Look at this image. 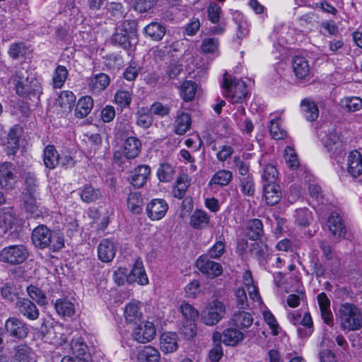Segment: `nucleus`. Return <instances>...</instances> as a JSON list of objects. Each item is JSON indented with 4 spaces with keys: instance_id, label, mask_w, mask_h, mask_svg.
<instances>
[{
    "instance_id": "obj_1",
    "label": "nucleus",
    "mask_w": 362,
    "mask_h": 362,
    "mask_svg": "<svg viewBox=\"0 0 362 362\" xmlns=\"http://www.w3.org/2000/svg\"><path fill=\"white\" fill-rule=\"evenodd\" d=\"M12 80L16 86L17 94L23 98H38L42 93L40 81L34 77H29L23 69L17 71Z\"/></svg>"
},
{
    "instance_id": "obj_2",
    "label": "nucleus",
    "mask_w": 362,
    "mask_h": 362,
    "mask_svg": "<svg viewBox=\"0 0 362 362\" xmlns=\"http://www.w3.org/2000/svg\"><path fill=\"white\" fill-rule=\"evenodd\" d=\"M31 240L33 245L39 249L49 247L53 251H57L64 247L63 238L55 236L45 225H40L33 229Z\"/></svg>"
},
{
    "instance_id": "obj_3",
    "label": "nucleus",
    "mask_w": 362,
    "mask_h": 362,
    "mask_svg": "<svg viewBox=\"0 0 362 362\" xmlns=\"http://www.w3.org/2000/svg\"><path fill=\"white\" fill-rule=\"evenodd\" d=\"M339 317L344 330H358L362 327V310L352 303H345L340 305Z\"/></svg>"
},
{
    "instance_id": "obj_4",
    "label": "nucleus",
    "mask_w": 362,
    "mask_h": 362,
    "mask_svg": "<svg viewBox=\"0 0 362 362\" xmlns=\"http://www.w3.org/2000/svg\"><path fill=\"white\" fill-rule=\"evenodd\" d=\"M223 88L224 95L229 97L231 103H242L247 97V90L244 81L239 79H230L228 74L223 76Z\"/></svg>"
},
{
    "instance_id": "obj_5",
    "label": "nucleus",
    "mask_w": 362,
    "mask_h": 362,
    "mask_svg": "<svg viewBox=\"0 0 362 362\" xmlns=\"http://www.w3.org/2000/svg\"><path fill=\"white\" fill-rule=\"evenodd\" d=\"M28 257V251L23 245H14L0 251V261L12 265L23 263Z\"/></svg>"
},
{
    "instance_id": "obj_6",
    "label": "nucleus",
    "mask_w": 362,
    "mask_h": 362,
    "mask_svg": "<svg viewBox=\"0 0 362 362\" xmlns=\"http://www.w3.org/2000/svg\"><path fill=\"white\" fill-rule=\"evenodd\" d=\"M129 22H124L112 37V42L124 49H129L133 42L136 43V37L133 29L130 27Z\"/></svg>"
},
{
    "instance_id": "obj_7",
    "label": "nucleus",
    "mask_w": 362,
    "mask_h": 362,
    "mask_svg": "<svg viewBox=\"0 0 362 362\" xmlns=\"http://www.w3.org/2000/svg\"><path fill=\"white\" fill-rule=\"evenodd\" d=\"M226 307L223 302L214 300L209 303L206 307L203 315V322L209 326L216 325L224 316Z\"/></svg>"
},
{
    "instance_id": "obj_8",
    "label": "nucleus",
    "mask_w": 362,
    "mask_h": 362,
    "mask_svg": "<svg viewBox=\"0 0 362 362\" xmlns=\"http://www.w3.org/2000/svg\"><path fill=\"white\" fill-rule=\"evenodd\" d=\"M4 329L10 337L18 339H24L29 334L27 323L16 317H8L5 321Z\"/></svg>"
},
{
    "instance_id": "obj_9",
    "label": "nucleus",
    "mask_w": 362,
    "mask_h": 362,
    "mask_svg": "<svg viewBox=\"0 0 362 362\" xmlns=\"http://www.w3.org/2000/svg\"><path fill=\"white\" fill-rule=\"evenodd\" d=\"M180 311L183 317L189 320V325L183 327L182 333L187 337L192 338L197 333L195 320L199 317V312L190 304L184 303L180 305Z\"/></svg>"
},
{
    "instance_id": "obj_10",
    "label": "nucleus",
    "mask_w": 362,
    "mask_h": 362,
    "mask_svg": "<svg viewBox=\"0 0 362 362\" xmlns=\"http://www.w3.org/2000/svg\"><path fill=\"white\" fill-rule=\"evenodd\" d=\"M17 183L16 169L12 163L4 162L0 165V186L6 190L15 188Z\"/></svg>"
},
{
    "instance_id": "obj_11",
    "label": "nucleus",
    "mask_w": 362,
    "mask_h": 362,
    "mask_svg": "<svg viewBox=\"0 0 362 362\" xmlns=\"http://www.w3.org/2000/svg\"><path fill=\"white\" fill-rule=\"evenodd\" d=\"M196 266L202 274L210 279L219 276L223 273L222 266L218 262L208 259L206 257H199L196 261Z\"/></svg>"
},
{
    "instance_id": "obj_12",
    "label": "nucleus",
    "mask_w": 362,
    "mask_h": 362,
    "mask_svg": "<svg viewBox=\"0 0 362 362\" xmlns=\"http://www.w3.org/2000/svg\"><path fill=\"white\" fill-rule=\"evenodd\" d=\"M168 210V204L163 199H152L146 206V211L147 216L151 221H159L162 219Z\"/></svg>"
},
{
    "instance_id": "obj_13",
    "label": "nucleus",
    "mask_w": 362,
    "mask_h": 362,
    "mask_svg": "<svg viewBox=\"0 0 362 362\" xmlns=\"http://www.w3.org/2000/svg\"><path fill=\"white\" fill-rule=\"evenodd\" d=\"M19 314L29 320H35L39 317L40 311L36 305L30 299L19 298L16 303Z\"/></svg>"
},
{
    "instance_id": "obj_14",
    "label": "nucleus",
    "mask_w": 362,
    "mask_h": 362,
    "mask_svg": "<svg viewBox=\"0 0 362 362\" xmlns=\"http://www.w3.org/2000/svg\"><path fill=\"white\" fill-rule=\"evenodd\" d=\"M325 148L332 154H342L344 148L340 135L336 129L329 130L323 140Z\"/></svg>"
},
{
    "instance_id": "obj_15",
    "label": "nucleus",
    "mask_w": 362,
    "mask_h": 362,
    "mask_svg": "<svg viewBox=\"0 0 362 362\" xmlns=\"http://www.w3.org/2000/svg\"><path fill=\"white\" fill-rule=\"evenodd\" d=\"M156 336L154 325L150 322H142L139 325L133 332L134 339L139 343H147Z\"/></svg>"
},
{
    "instance_id": "obj_16",
    "label": "nucleus",
    "mask_w": 362,
    "mask_h": 362,
    "mask_svg": "<svg viewBox=\"0 0 362 362\" xmlns=\"http://www.w3.org/2000/svg\"><path fill=\"white\" fill-rule=\"evenodd\" d=\"M117 247L115 243L109 240L103 239L98 246V256L99 259L105 263L112 261L115 258Z\"/></svg>"
},
{
    "instance_id": "obj_17",
    "label": "nucleus",
    "mask_w": 362,
    "mask_h": 362,
    "mask_svg": "<svg viewBox=\"0 0 362 362\" xmlns=\"http://www.w3.org/2000/svg\"><path fill=\"white\" fill-rule=\"evenodd\" d=\"M127 281L129 283L136 282L139 285L148 284V279L141 259H137L135 261L130 273L128 274Z\"/></svg>"
},
{
    "instance_id": "obj_18",
    "label": "nucleus",
    "mask_w": 362,
    "mask_h": 362,
    "mask_svg": "<svg viewBox=\"0 0 362 362\" xmlns=\"http://www.w3.org/2000/svg\"><path fill=\"white\" fill-rule=\"evenodd\" d=\"M327 226L332 235L336 238L343 237L346 233L343 220L337 213H332L329 216Z\"/></svg>"
},
{
    "instance_id": "obj_19",
    "label": "nucleus",
    "mask_w": 362,
    "mask_h": 362,
    "mask_svg": "<svg viewBox=\"0 0 362 362\" xmlns=\"http://www.w3.org/2000/svg\"><path fill=\"white\" fill-rule=\"evenodd\" d=\"M110 78L104 73L96 74L87 79V86L93 93H99L110 84Z\"/></svg>"
},
{
    "instance_id": "obj_20",
    "label": "nucleus",
    "mask_w": 362,
    "mask_h": 362,
    "mask_svg": "<svg viewBox=\"0 0 362 362\" xmlns=\"http://www.w3.org/2000/svg\"><path fill=\"white\" fill-rule=\"evenodd\" d=\"M71 347L74 356L79 358L82 362H91L92 357L88 347L81 338L73 339Z\"/></svg>"
},
{
    "instance_id": "obj_21",
    "label": "nucleus",
    "mask_w": 362,
    "mask_h": 362,
    "mask_svg": "<svg viewBox=\"0 0 362 362\" xmlns=\"http://www.w3.org/2000/svg\"><path fill=\"white\" fill-rule=\"evenodd\" d=\"M318 305L320 307L322 319L324 322L328 325H333V315L330 310V300L327 294L324 292L320 293L317 296Z\"/></svg>"
},
{
    "instance_id": "obj_22",
    "label": "nucleus",
    "mask_w": 362,
    "mask_h": 362,
    "mask_svg": "<svg viewBox=\"0 0 362 362\" xmlns=\"http://www.w3.org/2000/svg\"><path fill=\"white\" fill-rule=\"evenodd\" d=\"M348 173L354 177L362 174V155L358 151L350 152L347 158Z\"/></svg>"
},
{
    "instance_id": "obj_23",
    "label": "nucleus",
    "mask_w": 362,
    "mask_h": 362,
    "mask_svg": "<svg viewBox=\"0 0 362 362\" xmlns=\"http://www.w3.org/2000/svg\"><path fill=\"white\" fill-rule=\"evenodd\" d=\"M54 308L57 314L63 318L71 317L76 313L74 302L68 298L57 299L54 303Z\"/></svg>"
},
{
    "instance_id": "obj_24",
    "label": "nucleus",
    "mask_w": 362,
    "mask_h": 362,
    "mask_svg": "<svg viewBox=\"0 0 362 362\" xmlns=\"http://www.w3.org/2000/svg\"><path fill=\"white\" fill-rule=\"evenodd\" d=\"M209 223L210 216L202 209H195L189 216V224L196 230L206 228Z\"/></svg>"
},
{
    "instance_id": "obj_25",
    "label": "nucleus",
    "mask_w": 362,
    "mask_h": 362,
    "mask_svg": "<svg viewBox=\"0 0 362 362\" xmlns=\"http://www.w3.org/2000/svg\"><path fill=\"white\" fill-rule=\"evenodd\" d=\"M150 173L151 170L148 165H139L132 172L130 183L135 187H141L146 182Z\"/></svg>"
},
{
    "instance_id": "obj_26",
    "label": "nucleus",
    "mask_w": 362,
    "mask_h": 362,
    "mask_svg": "<svg viewBox=\"0 0 362 362\" xmlns=\"http://www.w3.org/2000/svg\"><path fill=\"white\" fill-rule=\"evenodd\" d=\"M292 68L296 76L300 79L305 78L310 74V67L308 60L300 56H296L292 60Z\"/></svg>"
},
{
    "instance_id": "obj_27",
    "label": "nucleus",
    "mask_w": 362,
    "mask_h": 362,
    "mask_svg": "<svg viewBox=\"0 0 362 362\" xmlns=\"http://www.w3.org/2000/svg\"><path fill=\"white\" fill-rule=\"evenodd\" d=\"M264 197L268 205L274 206L279 203L281 197L280 187L276 184H264Z\"/></svg>"
},
{
    "instance_id": "obj_28",
    "label": "nucleus",
    "mask_w": 362,
    "mask_h": 362,
    "mask_svg": "<svg viewBox=\"0 0 362 362\" xmlns=\"http://www.w3.org/2000/svg\"><path fill=\"white\" fill-rule=\"evenodd\" d=\"M160 349L165 354L173 353L177 349V335L175 332H165L160 338Z\"/></svg>"
},
{
    "instance_id": "obj_29",
    "label": "nucleus",
    "mask_w": 362,
    "mask_h": 362,
    "mask_svg": "<svg viewBox=\"0 0 362 362\" xmlns=\"http://www.w3.org/2000/svg\"><path fill=\"white\" fill-rule=\"evenodd\" d=\"M13 349L11 362H30L33 359V352L25 344H21Z\"/></svg>"
},
{
    "instance_id": "obj_30",
    "label": "nucleus",
    "mask_w": 362,
    "mask_h": 362,
    "mask_svg": "<svg viewBox=\"0 0 362 362\" xmlns=\"http://www.w3.org/2000/svg\"><path fill=\"white\" fill-rule=\"evenodd\" d=\"M221 336V342L227 346H235L245 338V335L241 331L233 327L225 329Z\"/></svg>"
},
{
    "instance_id": "obj_31",
    "label": "nucleus",
    "mask_w": 362,
    "mask_h": 362,
    "mask_svg": "<svg viewBox=\"0 0 362 362\" xmlns=\"http://www.w3.org/2000/svg\"><path fill=\"white\" fill-rule=\"evenodd\" d=\"M253 320L252 315L245 310L234 313L231 318L233 325L242 329L250 327L252 325Z\"/></svg>"
},
{
    "instance_id": "obj_32",
    "label": "nucleus",
    "mask_w": 362,
    "mask_h": 362,
    "mask_svg": "<svg viewBox=\"0 0 362 362\" xmlns=\"http://www.w3.org/2000/svg\"><path fill=\"white\" fill-rule=\"evenodd\" d=\"M301 112L308 122L315 121L319 116V109L315 102L305 98L300 103Z\"/></svg>"
},
{
    "instance_id": "obj_33",
    "label": "nucleus",
    "mask_w": 362,
    "mask_h": 362,
    "mask_svg": "<svg viewBox=\"0 0 362 362\" xmlns=\"http://www.w3.org/2000/svg\"><path fill=\"white\" fill-rule=\"evenodd\" d=\"M124 317L128 324L136 325L139 322L142 313L139 304L134 302L127 304L124 310Z\"/></svg>"
},
{
    "instance_id": "obj_34",
    "label": "nucleus",
    "mask_w": 362,
    "mask_h": 362,
    "mask_svg": "<svg viewBox=\"0 0 362 362\" xmlns=\"http://www.w3.org/2000/svg\"><path fill=\"white\" fill-rule=\"evenodd\" d=\"M43 161L45 166L49 170H53L58 165L59 155L53 145H47L44 148Z\"/></svg>"
},
{
    "instance_id": "obj_35",
    "label": "nucleus",
    "mask_w": 362,
    "mask_h": 362,
    "mask_svg": "<svg viewBox=\"0 0 362 362\" xmlns=\"http://www.w3.org/2000/svg\"><path fill=\"white\" fill-rule=\"evenodd\" d=\"M26 192L25 195L29 196L32 200L38 197L39 182L33 172H27L24 175Z\"/></svg>"
},
{
    "instance_id": "obj_36",
    "label": "nucleus",
    "mask_w": 362,
    "mask_h": 362,
    "mask_svg": "<svg viewBox=\"0 0 362 362\" xmlns=\"http://www.w3.org/2000/svg\"><path fill=\"white\" fill-rule=\"evenodd\" d=\"M141 146V141L134 136L128 137L124 144V154L129 158H136L139 152Z\"/></svg>"
},
{
    "instance_id": "obj_37",
    "label": "nucleus",
    "mask_w": 362,
    "mask_h": 362,
    "mask_svg": "<svg viewBox=\"0 0 362 362\" xmlns=\"http://www.w3.org/2000/svg\"><path fill=\"white\" fill-rule=\"evenodd\" d=\"M93 107V100L90 96H84L80 98L75 109V115L77 118L86 117Z\"/></svg>"
},
{
    "instance_id": "obj_38",
    "label": "nucleus",
    "mask_w": 362,
    "mask_h": 362,
    "mask_svg": "<svg viewBox=\"0 0 362 362\" xmlns=\"http://www.w3.org/2000/svg\"><path fill=\"white\" fill-rule=\"evenodd\" d=\"M191 127V117L188 113L182 111L177 112L175 124V132L179 135L185 134Z\"/></svg>"
},
{
    "instance_id": "obj_39",
    "label": "nucleus",
    "mask_w": 362,
    "mask_h": 362,
    "mask_svg": "<svg viewBox=\"0 0 362 362\" xmlns=\"http://www.w3.org/2000/svg\"><path fill=\"white\" fill-rule=\"evenodd\" d=\"M221 334L215 332L212 335V340L214 346L209 353V358L213 362H218L223 356V348L221 346Z\"/></svg>"
},
{
    "instance_id": "obj_40",
    "label": "nucleus",
    "mask_w": 362,
    "mask_h": 362,
    "mask_svg": "<svg viewBox=\"0 0 362 362\" xmlns=\"http://www.w3.org/2000/svg\"><path fill=\"white\" fill-rule=\"evenodd\" d=\"M76 97L69 90H64L61 92L57 103L64 110L65 112H70L75 105Z\"/></svg>"
},
{
    "instance_id": "obj_41",
    "label": "nucleus",
    "mask_w": 362,
    "mask_h": 362,
    "mask_svg": "<svg viewBox=\"0 0 362 362\" xmlns=\"http://www.w3.org/2000/svg\"><path fill=\"white\" fill-rule=\"evenodd\" d=\"M128 209L134 214L142 212L144 200L139 192H130L127 200Z\"/></svg>"
},
{
    "instance_id": "obj_42",
    "label": "nucleus",
    "mask_w": 362,
    "mask_h": 362,
    "mask_svg": "<svg viewBox=\"0 0 362 362\" xmlns=\"http://www.w3.org/2000/svg\"><path fill=\"white\" fill-rule=\"evenodd\" d=\"M159 351L150 346H145L138 354L139 362H159Z\"/></svg>"
},
{
    "instance_id": "obj_43",
    "label": "nucleus",
    "mask_w": 362,
    "mask_h": 362,
    "mask_svg": "<svg viewBox=\"0 0 362 362\" xmlns=\"http://www.w3.org/2000/svg\"><path fill=\"white\" fill-rule=\"evenodd\" d=\"M300 322L298 325L303 326V327H298V334L302 337H305L310 336L313 332V320L311 315L309 313H304V314L300 315Z\"/></svg>"
},
{
    "instance_id": "obj_44",
    "label": "nucleus",
    "mask_w": 362,
    "mask_h": 362,
    "mask_svg": "<svg viewBox=\"0 0 362 362\" xmlns=\"http://www.w3.org/2000/svg\"><path fill=\"white\" fill-rule=\"evenodd\" d=\"M145 33L153 40H160L165 34V28L156 22H153L144 28Z\"/></svg>"
},
{
    "instance_id": "obj_45",
    "label": "nucleus",
    "mask_w": 362,
    "mask_h": 362,
    "mask_svg": "<svg viewBox=\"0 0 362 362\" xmlns=\"http://www.w3.org/2000/svg\"><path fill=\"white\" fill-rule=\"evenodd\" d=\"M136 124L144 129H147L152 124L153 117L147 107H140L136 113Z\"/></svg>"
},
{
    "instance_id": "obj_46",
    "label": "nucleus",
    "mask_w": 362,
    "mask_h": 362,
    "mask_svg": "<svg viewBox=\"0 0 362 362\" xmlns=\"http://www.w3.org/2000/svg\"><path fill=\"white\" fill-rule=\"evenodd\" d=\"M189 185L188 176L186 174L180 175L176 181V186L174 187L173 193L175 197L182 199Z\"/></svg>"
},
{
    "instance_id": "obj_47",
    "label": "nucleus",
    "mask_w": 362,
    "mask_h": 362,
    "mask_svg": "<svg viewBox=\"0 0 362 362\" xmlns=\"http://www.w3.org/2000/svg\"><path fill=\"white\" fill-rule=\"evenodd\" d=\"M197 84L192 81H185L180 86V95L185 102L191 101L196 94Z\"/></svg>"
},
{
    "instance_id": "obj_48",
    "label": "nucleus",
    "mask_w": 362,
    "mask_h": 362,
    "mask_svg": "<svg viewBox=\"0 0 362 362\" xmlns=\"http://www.w3.org/2000/svg\"><path fill=\"white\" fill-rule=\"evenodd\" d=\"M68 76V70L64 66L59 65L56 67L53 76L52 84L54 88H61Z\"/></svg>"
},
{
    "instance_id": "obj_49",
    "label": "nucleus",
    "mask_w": 362,
    "mask_h": 362,
    "mask_svg": "<svg viewBox=\"0 0 362 362\" xmlns=\"http://www.w3.org/2000/svg\"><path fill=\"white\" fill-rule=\"evenodd\" d=\"M100 192L98 189L91 185H86L81 190L80 196L83 202L91 203L100 197Z\"/></svg>"
},
{
    "instance_id": "obj_50",
    "label": "nucleus",
    "mask_w": 362,
    "mask_h": 362,
    "mask_svg": "<svg viewBox=\"0 0 362 362\" xmlns=\"http://www.w3.org/2000/svg\"><path fill=\"white\" fill-rule=\"evenodd\" d=\"M232 179L233 173L230 171L227 170H221L213 175L209 184L226 186Z\"/></svg>"
},
{
    "instance_id": "obj_51",
    "label": "nucleus",
    "mask_w": 362,
    "mask_h": 362,
    "mask_svg": "<svg viewBox=\"0 0 362 362\" xmlns=\"http://www.w3.org/2000/svg\"><path fill=\"white\" fill-rule=\"evenodd\" d=\"M341 107L348 112H356L362 108V98L356 96L346 97L341 101Z\"/></svg>"
},
{
    "instance_id": "obj_52",
    "label": "nucleus",
    "mask_w": 362,
    "mask_h": 362,
    "mask_svg": "<svg viewBox=\"0 0 362 362\" xmlns=\"http://www.w3.org/2000/svg\"><path fill=\"white\" fill-rule=\"evenodd\" d=\"M26 291L30 298L40 305H45L47 303L45 294L36 286L30 285L27 287Z\"/></svg>"
},
{
    "instance_id": "obj_53",
    "label": "nucleus",
    "mask_w": 362,
    "mask_h": 362,
    "mask_svg": "<svg viewBox=\"0 0 362 362\" xmlns=\"http://www.w3.org/2000/svg\"><path fill=\"white\" fill-rule=\"evenodd\" d=\"M250 252L258 259H264L268 254V247L264 242H255L250 246Z\"/></svg>"
},
{
    "instance_id": "obj_54",
    "label": "nucleus",
    "mask_w": 362,
    "mask_h": 362,
    "mask_svg": "<svg viewBox=\"0 0 362 362\" xmlns=\"http://www.w3.org/2000/svg\"><path fill=\"white\" fill-rule=\"evenodd\" d=\"M16 218L13 216L11 209H4L0 211V228L4 230L12 228Z\"/></svg>"
},
{
    "instance_id": "obj_55",
    "label": "nucleus",
    "mask_w": 362,
    "mask_h": 362,
    "mask_svg": "<svg viewBox=\"0 0 362 362\" xmlns=\"http://www.w3.org/2000/svg\"><path fill=\"white\" fill-rule=\"evenodd\" d=\"M175 173V168L169 163L160 165L157 172L158 179L162 182H170L173 179Z\"/></svg>"
},
{
    "instance_id": "obj_56",
    "label": "nucleus",
    "mask_w": 362,
    "mask_h": 362,
    "mask_svg": "<svg viewBox=\"0 0 362 362\" xmlns=\"http://www.w3.org/2000/svg\"><path fill=\"white\" fill-rule=\"evenodd\" d=\"M263 233L262 223L259 219L252 220L248 226L247 236L252 240L258 239Z\"/></svg>"
},
{
    "instance_id": "obj_57",
    "label": "nucleus",
    "mask_w": 362,
    "mask_h": 362,
    "mask_svg": "<svg viewBox=\"0 0 362 362\" xmlns=\"http://www.w3.org/2000/svg\"><path fill=\"white\" fill-rule=\"evenodd\" d=\"M269 133L271 136L276 139H283L286 136V132L280 127L278 118L272 119L270 122Z\"/></svg>"
},
{
    "instance_id": "obj_58",
    "label": "nucleus",
    "mask_w": 362,
    "mask_h": 362,
    "mask_svg": "<svg viewBox=\"0 0 362 362\" xmlns=\"http://www.w3.org/2000/svg\"><path fill=\"white\" fill-rule=\"evenodd\" d=\"M240 181L243 193L247 196L252 197L255 192L253 177L247 175L241 178Z\"/></svg>"
},
{
    "instance_id": "obj_59",
    "label": "nucleus",
    "mask_w": 362,
    "mask_h": 362,
    "mask_svg": "<svg viewBox=\"0 0 362 362\" xmlns=\"http://www.w3.org/2000/svg\"><path fill=\"white\" fill-rule=\"evenodd\" d=\"M264 184H276L277 170L272 165H267L264 167L262 175Z\"/></svg>"
},
{
    "instance_id": "obj_60",
    "label": "nucleus",
    "mask_w": 362,
    "mask_h": 362,
    "mask_svg": "<svg viewBox=\"0 0 362 362\" xmlns=\"http://www.w3.org/2000/svg\"><path fill=\"white\" fill-rule=\"evenodd\" d=\"M225 247L224 238L221 236L214 245L209 250V255L213 259L220 257L225 252Z\"/></svg>"
},
{
    "instance_id": "obj_61",
    "label": "nucleus",
    "mask_w": 362,
    "mask_h": 362,
    "mask_svg": "<svg viewBox=\"0 0 362 362\" xmlns=\"http://www.w3.org/2000/svg\"><path fill=\"white\" fill-rule=\"evenodd\" d=\"M115 102L121 107H128L132 102V94L127 90H118L115 95Z\"/></svg>"
},
{
    "instance_id": "obj_62",
    "label": "nucleus",
    "mask_w": 362,
    "mask_h": 362,
    "mask_svg": "<svg viewBox=\"0 0 362 362\" xmlns=\"http://www.w3.org/2000/svg\"><path fill=\"white\" fill-rule=\"evenodd\" d=\"M37 199L35 198L33 200L29 198V196L24 195L25 208L28 212L30 213L33 218H36L41 214V211L38 210L37 204Z\"/></svg>"
},
{
    "instance_id": "obj_63",
    "label": "nucleus",
    "mask_w": 362,
    "mask_h": 362,
    "mask_svg": "<svg viewBox=\"0 0 362 362\" xmlns=\"http://www.w3.org/2000/svg\"><path fill=\"white\" fill-rule=\"evenodd\" d=\"M8 148H11V153H15L19 148V135L17 129H11L8 134Z\"/></svg>"
},
{
    "instance_id": "obj_64",
    "label": "nucleus",
    "mask_w": 362,
    "mask_h": 362,
    "mask_svg": "<svg viewBox=\"0 0 362 362\" xmlns=\"http://www.w3.org/2000/svg\"><path fill=\"white\" fill-rule=\"evenodd\" d=\"M312 219L311 212L306 209H300L296 212V222L302 226H306L309 225Z\"/></svg>"
}]
</instances>
